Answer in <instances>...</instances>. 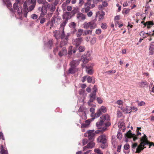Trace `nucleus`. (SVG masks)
<instances>
[{
    "label": "nucleus",
    "mask_w": 154,
    "mask_h": 154,
    "mask_svg": "<svg viewBox=\"0 0 154 154\" xmlns=\"http://www.w3.org/2000/svg\"><path fill=\"white\" fill-rule=\"evenodd\" d=\"M79 62L76 60H73L70 63V67L68 70V73L71 74H74L77 71L76 67L79 65Z\"/></svg>",
    "instance_id": "f257e3e1"
},
{
    "label": "nucleus",
    "mask_w": 154,
    "mask_h": 154,
    "mask_svg": "<svg viewBox=\"0 0 154 154\" xmlns=\"http://www.w3.org/2000/svg\"><path fill=\"white\" fill-rule=\"evenodd\" d=\"M97 141L98 142L101 143L100 146L102 149H105L107 146V140L104 135H100L99 136L97 139Z\"/></svg>",
    "instance_id": "f03ea898"
},
{
    "label": "nucleus",
    "mask_w": 154,
    "mask_h": 154,
    "mask_svg": "<svg viewBox=\"0 0 154 154\" xmlns=\"http://www.w3.org/2000/svg\"><path fill=\"white\" fill-rule=\"evenodd\" d=\"M110 120V116L107 114L103 115L100 117V121L96 122V126L97 127H98L101 126L105 120L109 121Z\"/></svg>",
    "instance_id": "7ed1b4c3"
},
{
    "label": "nucleus",
    "mask_w": 154,
    "mask_h": 154,
    "mask_svg": "<svg viewBox=\"0 0 154 154\" xmlns=\"http://www.w3.org/2000/svg\"><path fill=\"white\" fill-rule=\"evenodd\" d=\"M94 130H89L87 131L88 137V140L90 141H93L94 139L95 134L94 133Z\"/></svg>",
    "instance_id": "20e7f679"
},
{
    "label": "nucleus",
    "mask_w": 154,
    "mask_h": 154,
    "mask_svg": "<svg viewBox=\"0 0 154 154\" xmlns=\"http://www.w3.org/2000/svg\"><path fill=\"white\" fill-rule=\"evenodd\" d=\"M83 41L82 38V37H78L72 40V43L75 45L76 47H78L82 43Z\"/></svg>",
    "instance_id": "39448f33"
},
{
    "label": "nucleus",
    "mask_w": 154,
    "mask_h": 154,
    "mask_svg": "<svg viewBox=\"0 0 154 154\" xmlns=\"http://www.w3.org/2000/svg\"><path fill=\"white\" fill-rule=\"evenodd\" d=\"M125 136L126 137H127L128 138H130L133 137V140L134 141H135L138 138L136 136V135L134 134H132L130 130H129L125 134Z\"/></svg>",
    "instance_id": "423d86ee"
},
{
    "label": "nucleus",
    "mask_w": 154,
    "mask_h": 154,
    "mask_svg": "<svg viewBox=\"0 0 154 154\" xmlns=\"http://www.w3.org/2000/svg\"><path fill=\"white\" fill-rule=\"evenodd\" d=\"M67 54V51L65 47L62 48L61 51H60L58 53V55L60 57H61L63 55L66 56Z\"/></svg>",
    "instance_id": "0eeeda50"
},
{
    "label": "nucleus",
    "mask_w": 154,
    "mask_h": 154,
    "mask_svg": "<svg viewBox=\"0 0 154 154\" xmlns=\"http://www.w3.org/2000/svg\"><path fill=\"white\" fill-rule=\"evenodd\" d=\"M92 120L91 119H88L85 121V123H82L81 124V128H86L88 127L91 121Z\"/></svg>",
    "instance_id": "6e6552de"
},
{
    "label": "nucleus",
    "mask_w": 154,
    "mask_h": 154,
    "mask_svg": "<svg viewBox=\"0 0 154 154\" xmlns=\"http://www.w3.org/2000/svg\"><path fill=\"white\" fill-rule=\"evenodd\" d=\"M3 2V4L5 6L6 5L7 7L11 8L12 7V3L10 0H2Z\"/></svg>",
    "instance_id": "1a4fd4ad"
},
{
    "label": "nucleus",
    "mask_w": 154,
    "mask_h": 154,
    "mask_svg": "<svg viewBox=\"0 0 154 154\" xmlns=\"http://www.w3.org/2000/svg\"><path fill=\"white\" fill-rule=\"evenodd\" d=\"M70 12H65L62 15V18L63 20H68L69 19H70Z\"/></svg>",
    "instance_id": "9d476101"
},
{
    "label": "nucleus",
    "mask_w": 154,
    "mask_h": 154,
    "mask_svg": "<svg viewBox=\"0 0 154 154\" xmlns=\"http://www.w3.org/2000/svg\"><path fill=\"white\" fill-rule=\"evenodd\" d=\"M89 96V100L88 102V105L90 104V103L93 102L95 100L96 94L91 93L90 94Z\"/></svg>",
    "instance_id": "9b49d317"
},
{
    "label": "nucleus",
    "mask_w": 154,
    "mask_h": 154,
    "mask_svg": "<svg viewBox=\"0 0 154 154\" xmlns=\"http://www.w3.org/2000/svg\"><path fill=\"white\" fill-rule=\"evenodd\" d=\"M149 54L152 55L153 54L154 51V42L151 43L149 48Z\"/></svg>",
    "instance_id": "f8f14e48"
},
{
    "label": "nucleus",
    "mask_w": 154,
    "mask_h": 154,
    "mask_svg": "<svg viewBox=\"0 0 154 154\" xmlns=\"http://www.w3.org/2000/svg\"><path fill=\"white\" fill-rule=\"evenodd\" d=\"M141 144H140L137 146L136 149V151L135 152L136 153H140L142 150H143L146 147H143Z\"/></svg>",
    "instance_id": "ddd939ff"
},
{
    "label": "nucleus",
    "mask_w": 154,
    "mask_h": 154,
    "mask_svg": "<svg viewBox=\"0 0 154 154\" xmlns=\"http://www.w3.org/2000/svg\"><path fill=\"white\" fill-rule=\"evenodd\" d=\"M140 140V141H141V143H140L143 146V147H145L144 146L145 145H149V141L148 139L147 140Z\"/></svg>",
    "instance_id": "4468645a"
},
{
    "label": "nucleus",
    "mask_w": 154,
    "mask_h": 154,
    "mask_svg": "<svg viewBox=\"0 0 154 154\" xmlns=\"http://www.w3.org/2000/svg\"><path fill=\"white\" fill-rule=\"evenodd\" d=\"M139 86L140 87L143 88L148 87V84L147 82L146 81L142 82L139 83Z\"/></svg>",
    "instance_id": "2eb2a0df"
},
{
    "label": "nucleus",
    "mask_w": 154,
    "mask_h": 154,
    "mask_svg": "<svg viewBox=\"0 0 154 154\" xmlns=\"http://www.w3.org/2000/svg\"><path fill=\"white\" fill-rule=\"evenodd\" d=\"M101 114L102 113L101 112V110H100L98 109L96 113L95 114V116L94 117L92 118L91 119L92 121L94 120L95 118H97L99 117Z\"/></svg>",
    "instance_id": "dca6fc26"
},
{
    "label": "nucleus",
    "mask_w": 154,
    "mask_h": 154,
    "mask_svg": "<svg viewBox=\"0 0 154 154\" xmlns=\"http://www.w3.org/2000/svg\"><path fill=\"white\" fill-rule=\"evenodd\" d=\"M42 4H43L42 7L43 8H44V11H45V12H46V13H47V9L48 8V6L49 5V4L45 1L43 2V3H42Z\"/></svg>",
    "instance_id": "f3484780"
},
{
    "label": "nucleus",
    "mask_w": 154,
    "mask_h": 154,
    "mask_svg": "<svg viewBox=\"0 0 154 154\" xmlns=\"http://www.w3.org/2000/svg\"><path fill=\"white\" fill-rule=\"evenodd\" d=\"M53 42L52 40H49L48 42L46 44V45L47 47L49 49H51L52 48Z\"/></svg>",
    "instance_id": "a211bd4d"
},
{
    "label": "nucleus",
    "mask_w": 154,
    "mask_h": 154,
    "mask_svg": "<svg viewBox=\"0 0 154 154\" xmlns=\"http://www.w3.org/2000/svg\"><path fill=\"white\" fill-rule=\"evenodd\" d=\"M85 7L82 8L81 11L83 12L87 13L90 10L91 8L89 6H85Z\"/></svg>",
    "instance_id": "6ab92c4d"
},
{
    "label": "nucleus",
    "mask_w": 154,
    "mask_h": 154,
    "mask_svg": "<svg viewBox=\"0 0 154 154\" xmlns=\"http://www.w3.org/2000/svg\"><path fill=\"white\" fill-rule=\"evenodd\" d=\"M83 32V29H78V32L76 33L77 37H80L82 35Z\"/></svg>",
    "instance_id": "aec40b11"
},
{
    "label": "nucleus",
    "mask_w": 154,
    "mask_h": 154,
    "mask_svg": "<svg viewBox=\"0 0 154 154\" xmlns=\"http://www.w3.org/2000/svg\"><path fill=\"white\" fill-rule=\"evenodd\" d=\"M0 154H8V152L4 149L3 146L1 145V150L0 152Z\"/></svg>",
    "instance_id": "412c9836"
},
{
    "label": "nucleus",
    "mask_w": 154,
    "mask_h": 154,
    "mask_svg": "<svg viewBox=\"0 0 154 154\" xmlns=\"http://www.w3.org/2000/svg\"><path fill=\"white\" fill-rule=\"evenodd\" d=\"M67 20V19L66 20H65L63 22L60 24V28H62V29H63V28H64V29H65V26L68 21V20Z\"/></svg>",
    "instance_id": "4be33fe9"
},
{
    "label": "nucleus",
    "mask_w": 154,
    "mask_h": 154,
    "mask_svg": "<svg viewBox=\"0 0 154 154\" xmlns=\"http://www.w3.org/2000/svg\"><path fill=\"white\" fill-rule=\"evenodd\" d=\"M89 23H90V29H92L96 27L97 25L94 21H92L91 22H90Z\"/></svg>",
    "instance_id": "5701e85b"
},
{
    "label": "nucleus",
    "mask_w": 154,
    "mask_h": 154,
    "mask_svg": "<svg viewBox=\"0 0 154 154\" xmlns=\"http://www.w3.org/2000/svg\"><path fill=\"white\" fill-rule=\"evenodd\" d=\"M90 66L86 67V71L88 73L89 75H92L93 73V72L92 69H89Z\"/></svg>",
    "instance_id": "b1692460"
},
{
    "label": "nucleus",
    "mask_w": 154,
    "mask_h": 154,
    "mask_svg": "<svg viewBox=\"0 0 154 154\" xmlns=\"http://www.w3.org/2000/svg\"><path fill=\"white\" fill-rule=\"evenodd\" d=\"M88 144H89L88 147V148L90 149H91L94 147L95 145V143L93 142V141H91V142L89 143Z\"/></svg>",
    "instance_id": "393cba45"
},
{
    "label": "nucleus",
    "mask_w": 154,
    "mask_h": 154,
    "mask_svg": "<svg viewBox=\"0 0 154 154\" xmlns=\"http://www.w3.org/2000/svg\"><path fill=\"white\" fill-rule=\"evenodd\" d=\"M99 110H101V112L103 113H105L107 111V109L106 107L104 106H102L100 109H98Z\"/></svg>",
    "instance_id": "a878e982"
},
{
    "label": "nucleus",
    "mask_w": 154,
    "mask_h": 154,
    "mask_svg": "<svg viewBox=\"0 0 154 154\" xmlns=\"http://www.w3.org/2000/svg\"><path fill=\"white\" fill-rule=\"evenodd\" d=\"M92 30H85L83 31V32H84V34H83V35H86L88 34H90L91 35L92 33Z\"/></svg>",
    "instance_id": "bb28decb"
},
{
    "label": "nucleus",
    "mask_w": 154,
    "mask_h": 154,
    "mask_svg": "<svg viewBox=\"0 0 154 154\" xmlns=\"http://www.w3.org/2000/svg\"><path fill=\"white\" fill-rule=\"evenodd\" d=\"M90 23L89 22L88 23H85L83 24V27L84 28L87 29L90 28Z\"/></svg>",
    "instance_id": "cd10ccee"
},
{
    "label": "nucleus",
    "mask_w": 154,
    "mask_h": 154,
    "mask_svg": "<svg viewBox=\"0 0 154 154\" xmlns=\"http://www.w3.org/2000/svg\"><path fill=\"white\" fill-rule=\"evenodd\" d=\"M38 10L39 11H41V15H45L46 14V12H45V11H44L43 8L42 7V8L40 7H39L38 8Z\"/></svg>",
    "instance_id": "c85d7f7f"
},
{
    "label": "nucleus",
    "mask_w": 154,
    "mask_h": 154,
    "mask_svg": "<svg viewBox=\"0 0 154 154\" xmlns=\"http://www.w3.org/2000/svg\"><path fill=\"white\" fill-rule=\"evenodd\" d=\"M93 91L92 93L94 94H96V92H97V86L95 85H94L93 88Z\"/></svg>",
    "instance_id": "c756f323"
},
{
    "label": "nucleus",
    "mask_w": 154,
    "mask_h": 154,
    "mask_svg": "<svg viewBox=\"0 0 154 154\" xmlns=\"http://www.w3.org/2000/svg\"><path fill=\"white\" fill-rule=\"evenodd\" d=\"M23 11H28V8H27V3L26 1L23 4Z\"/></svg>",
    "instance_id": "7c9ffc66"
},
{
    "label": "nucleus",
    "mask_w": 154,
    "mask_h": 154,
    "mask_svg": "<svg viewBox=\"0 0 154 154\" xmlns=\"http://www.w3.org/2000/svg\"><path fill=\"white\" fill-rule=\"evenodd\" d=\"M101 27L103 29H106L107 27V25L106 23H102L101 24Z\"/></svg>",
    "instance_id": "2f4dec72"
},
{
    "label": "nucleus",
    "mask_w": 154,
    "mask_h": 154,
    "mask_svg": "<svg viewBox=\"0 0 154 154\" xmlns=\"http://www.w3.org/2000/svg\"><path fill=\"white\" fill-rule=\"evenodd\" d=\"M69 26L72 28H74L76 27V24L74 22H72L69 24Z\"/></svg>",
    "instance_id": "473e14b6"
},
{
    "label": "nucleus",
    "mask_w": 154,
    "mask_h": 154,
    "mask_svg": "<svg viewBox=\"0 0 154 154\" xmlns=\"http://www.w3.org/2000/svg\"><path fill=\"white\" fill-rule=\"evenodd\" d=\"M85 50V48L84 46H80L79 48V50L80 52H82Z\"/></svg>",
    "instance_id": "72a5a7b5"
},
{
    "label": "nucleus",
    "mask_w": 154,
    "mask_h": 154,
    "mask_svg": "<svg viewBox=\"0 0 154 154\" xmlns=\"http://www.w3.org/2000/svg\"><path fill=\"white\" fill-rule=\"evenodd\" d=\"M65 37V32L64 28L62 29V31L61 35L60 36V38L61 39H63Z\"/></svg>",
    "instance_id": "f704fd0d"
},
{
    "label": "nucleus",
    "mask_w": 154,
    "mask_h": 154,
    "mask_svg": "<svg viewBox=\"0 0 154 154\" xmlns=\"http://www.w3.org/2000/svg\"><path fill=\"white\" fill-rule=\"evenodd\" d=\"M72 46H70L69 47L68 54L70 56H71L72 54Z\"/></svg>",
    "instance_id": "c9c22d12"
},
{
    "label": "nucleus",
    "mask_w": 154,
    "mask_h": 154,
    "mask_svg": "<svg viewBox=\"0 0 154 154\" xmlns=\"http://www.w3.org/2000/svg\"><path fill=\"white\" fill-rule=\"evenodd\" d=\"M76 9H74L70 12V18H71L72 16H74L76 14Z\"/></svg>",
    "instance_id": "e433bc0d"
},
{
    "label": "nucleus",
    "mask_w": 154,
    "mask_h": 154,
    "mask_svg": "<svg viewBox=\"0 0 154 154\" xmlns=\"http://www.w3.org/2000/svg\"><path fill=\"white\" fill-rule=\"evenodd\" d=\"M35 5H32L29 7L28 8V11H32L34 8Z\"/></svg>",
    "instance_id": "4c0bfd02"
},
{
    "label": "nucleus",
    "mask_w": 154,
    "mask_h": 154,
    "mask_svg": "<svg viewBox=\"0 0 154 154\" xmlns=\"http://www.w3.org/2000/svg\"><path fill=\"white\" fill-rule=\"evenodd\" d=\"M41 19L40 21V23L41 24H43V23L45 21V19L44 18H41V15L40 16L39 18L37 19V20H39Z\"/></svg>",
    "instance_id": "58836bf2"
},
{
    "label": "nucleus",
    "mask_w": 154,
    "mask_h": 154,
    "mask_svg": "<svg viewBox=\"0 0 154 154\" xmlns=\"http://www.w3.org/2000/svg\"><path fill=\"white\" fill-rule=\"evenodd\" d=\"M106 129V128L105 127H103L102 128H98V129L100 131V132H103Z\"/></svg>",
    "instance_id": "ea45409f"
},
{
    "label": "nucleus",
    "mask_w": 154,
    "mask_h": 154,
    "mask_svg": "<svg viewBox=\"0 0 154 154\" xmlns=\"http://www.w3.org/2000/svg\"><path fill=\"white\" fill-rule=\"evenodd\" d=\"M122 136V135L121 132H118L117 135V137L119 140H120Z\"/></svg>",
    "instance_id": "a19ab883"
},
{
    "label": "nucleus",
    "mask_w": 154,
    "mask_h": 154,
    "mask_svg": "<svg viewBox=\"0 0 154 154\" xmlns=\"http://www.w3.org/2000/svg\"><path fill=\"white\" fill-rule=\"evenodd\" d=\"M88 143V140L86 139H84L82 140L83 146H84Z\"/></svg>",
    "instance_id": "79ce46f5"
},
{
    "label": "nucleus",
    "mask_w": 154,
    "mask_h": 154,
    "mask_svg": "<svg viewBox=\"0 0 154 154\" xmlns=\"http://www.w3.org/2000/svg\"><path fill=\"white\" fill-rule=\"evenodd\" d=\"M130 147V145L128 144H126L124 145V148L125 150H127Z\"/></svg>",
    "instance_id": "37998d69"
},
{
    "label": "nucleus",
    "mask_w": 154,
    "mask_h": 154,
    "mask_svg": "<svg viewBox=\"0 0 154 154\" xmlns=\"http://www.w3.org/2000/svg\"><path fill=\"white\" fill-rule=\"evenodd\" d=\"M13 7L14 10H17L19 8L18 5L17 3H14L13 5Z\"/></svg>",
    "instance_id": "c03bdc74"
},
{
    "label": "nucleus",
    "mask_w": 154,
    "mask_h": 154,
    "mask_svg": "<svg viewBox=\"0 0 154 154\" xmlns=\"http://www.w3.org/2000/svg\"><path fill=\"white\" fill-rule=\"evenodd\" d=\"M97 101L98 103L99 104H101L103 103V100L102 99H101V97H98L97 98Z\"/></svg>",
    "instance_id": "a18cd8bd"
},
{
    "label": "nucleus",
    "mask_w": 154,
    "mask_h": 154,
    "mask_svg": "<svg viewBox=\"0 0 154 154\" xmlns=\"http://www.w3.org/2000/svg\"><path fill=\"white\" fill-rule=\"evenodd\" d=\"M76 31L77 30L75 28H72L71 29V34H75Z\"/></svg>",
    "instance_id": "49530a36"
},
{
    "label": "nucleus",
    "mask_w": 154,
    "mask_h": 154,
    "mask_svg": "<svg viewBox=\"0 0 154 154\" xmlns=\"http://www.w3.org/2000/svg\"><path fill=\"white\" fill-rule=\"evenodd\" d=\"M71 33H68L64 37L66 41H68V37L70 35Z\"/></svg>",
    "instance_id": "de8ad7c7"
},
{
    "label": "nucleus",
    "mask_w": 154,
    "mask_h": 154,
    "mask_svg": "<svg viewBox=\"0 0 154 154\" xmlns=\"http://www.w3.org/2000/svg\"><path fill=\"white\" fill-rule=\"evenodd\" d=\"M96 34L97 35L100 34L101 32V30L100 29H97L96 30Z\"/></svg>",
    "instance_id": "09e8293b"
},
{
    "label": "nucleus",
    "mask_w": 154,
    "mask_h": 154,
    "mask_svg": "<svg viewBox=\"0 0 154 154\" xmlns=\"http://www.w3.org/2000/svg\"><path fill=\"white\" fill-rule=\"evenodd\" d=\"M92 80V78L90 76H88L87 79V82L88 83H91Z\"/></svg>",
    "instance_id": "8fccbe9b"
},
{
    "label": "nucleus",
    "mask_w": 154,
    "mask_h": 154,
    "mask_svg": "<svg viewBox=\"0 0 154 154\" xmlns=\"http://www.w3.org/2000/svg\"><path fill=\"white\" fill-rule=\"evenodd\" d=\"M22 9L21 7H20L19 8H18V10L17 11V12L18 13V14L20 15V14L21 13V12H22Z\"/></svg>",
    "instance_id": "3c124183"
},
{
    "label": "nucleus",
    "mask_w": 154,
    "mask_h": 154,
    "mask_svg": "<svg viewBox=\"0 0 154 154\" xmlns=\"http://www.w3.org/2000/svg\"><path fill=\"white\" fill-rule=\"evenodd\" d=\"M88 62V60L87 58H84L83 60V62L84 64H86Z\"/></svg>",
    "instance_id": "603ef678"
},
{
    "label": "nucleus",
    "mask_w": 154,
    "mask_h": 154,
    "mask_svg": "<svg viewBox=\"0 0 154 154\" xmlns=\"http://www.w3.org/2000/svg\"><path fill=\"white\" fill-rule=\"evenodd\" d=\"M117 116L118 117H120L122 116V112L120 110L117 111Z\"/></svg>",
    "instance_id": "864d4df0"
},
{
    "label": "nucleus",
    "mask_w": 154,
    "mask_h": 154,
    "mask_svg": "<svg viewBox=\"0 0 154 154\" xmlns=\"http://www.w3.org/2000/svg\"><path fill=\"white\" fill-rule=\"evenodd\" d=\"M145 104V103L143 101H142L141 102H140L138 104V106H144Z\"/></svg>",
    "instance_id": "5fc2aeb1"
},
{
    "label": "nucleus",
    "mask_w": 154,
    "mask_h": 154,
    "mask_svg": "<svg viewBox=\"0 0 154 154\" xmlns=\"http://www.w3.org/2000/svg\"><path fill=\"white\" fill-rule=\"evenodd\" d=\"M58 46H57L56 48H54L53 50V52L55 55L56 54L57 52L58 51Z\"/></svg>",
    "instance_id": "6e6d98bb"
},
{
    "label": "nucleus",
    "mask_w": 154,
    "mask_h": 154,
    "mask_svg": "<svg viewBox=\"0 0 154 154\" xmlns=\"http://www.w3.org/2000/svg\"><path fill=\"white\" fill-rule=\"evenodd\" d=\"M56 19V17L54 15L51 18V21H50V23H54V22Z\"/></svg>",
    "instance_id": "4d7b16f0"
},
{
    "label": "nucleus",
    "mask_w": 154,
    "mask_h": 154,
    "mask_svg": "<svg viewBox=\"0 0 154 154\" xmlns=\"http://www.w3.org/2000/svg\"><path fill=\"white\" fill-rule=\"evenodd\" d=\"M102 5L104 7H106L108 5L107 3L106 2L104 1L102 2Z\"/></svg>",
    "instance_id": "13d9d810"
},
{
    "label": "nucleus",
    "mask_w": 154,
    "mask_h": 154,
    "mask_svg": "<svg viewBox=\"0 0 154 154\" xmlns=\"http://www.w3.org/2000/svg\"><path fill=\"white\" fill-rule=\"evenodd\" d=\"M147 26H150V25H154V23L152 21H147Z\"/></svg>",
    "instance_id": "bf43d9fd"
},
{
    "label": "nucleus",
    "mask_w": 154,
    "mask_h": 154,
    "mask_svg": "<svg viewBox=\"0 0 154 154\" xmlns=\"http://www.w3.org/2000/svg\"><path fill=\"white\" fill-rule=\"evenodd\" d=\"M24 13L23 14V16L25 17L26 18L27 17V15L28 12H29L28 11H23Z\"/></svg>",
    "instance_id": "052dcab7"
},
{
    "label": "nucleus",
    "mask_w": 154,
    "mask_h": 154,
    "mask_svg": "<svg viewBox=\"0 0 154 154\" xmlns=\"http://www.w3.org/2000/svg\"><path fill=\"white\" fill-rule=\"evenodd\" d=\"M123 111L125 113H129L130 112H128V108H125L123 109Z\"/></svg>",
    "instance_id": "680f3d73"
},
{
    "label": "nucleus",
    "mask_w": 154,
    "mask_h": 154,
    "mask_svg": "<svg viewBox=\"0 0 154 154\" xmlns=\"http://www.w3.org/2000/svg\"><path fill=\"white\" fill-rule=\"evenodd\" d=\"M137 146V143H135L132 144L131 147L132 149H135Z\"/></svg>",
    "instance_id": "e2e57ef3"
},
{
    "label": "nucleus",
    "mask_w": 154,
    "mask_h": 154,
    "mask_svg": "<svg viewBox=\"0 0 154 154\" xmlns=\"http://www.w3.org/2000/svg\"><path fill=\"white\" fill-rule=\"evenodd\" d=\"M130 9H125V10L124 11V10H123L122 11V13L123 14L124 12L126 14H128L129 11H130Z\"/></svg>",
    "instance_id": "0e129e2a"
},
{
    "label": "nucleus",
    "mask_w": 154,
    "mask_h": 154,
    "mask_svg": "<svg viewBox=\"0 0 154 154\" xmlns=\"http://www.w3.org/2000/svg\"><path fill=\"white\" fill-rule=\"evenodd\" d=\"M86 18V16L84 14H83L81 16V17H80V19L82 20H84Z\"/></svg>",
    "instance_id": "69168bd1"
},
{
    "label": "nucleus",
    "mask_w": 154,
    "mask_h": 154,
    "mask_svg": "<svg viewBox=\"0 0 154 154\" xmlns=\"http://www.w3.org/2000/svg\"><path fill=\"white\" fill-rule=\"evenodd\" d=\"M91 5V2L90 1H87V2L85 4V6H90Z\"/></svg>",
    "instance_id": "338daca9"
},
{
    "label": "nucleus",
    "mask_w": 154,
    "mask_h": 154,
    "mask_svg": "<svg viewBox=\"0 0 154 154\" xmlns=\"http://www.w3.org/2000/svg\"><path fill=\"white\" fill-rule=\"evenodd\" d=\"M55 6H52V7H51L50 9V11H51L53 12L55 11L56 9V7Z\"/></svg>",
    "instance_id": "774afa93"
}]
</instances>
